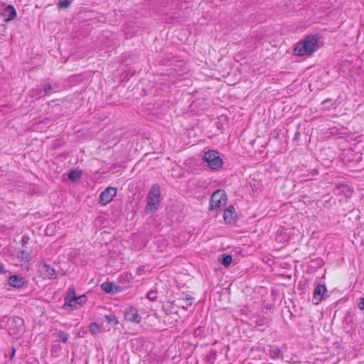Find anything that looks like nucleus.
I'll return each mask as SVG.
<instances>
[{"label":"nucleus","instance_id":"1","mask_svg":"<svg viewBox=\"0 0 364 364\" xmlns=\"http://www.w3.org/2000/svg\"><path fill=\"white\" fill-rule=\"evenodd\" d=\"M318 37L309 35L303 41L299 42L293 50L296 56L310 55L318 48Z\"/></svg>","mask_w":364,"mask_h":364},{"label":"nucleus","instance_id":"2","mask_svg":"<svg viewBox=\"0 0 364 364\" xmlns=\"http://www.w3.org/2000/svg\"><path fill=\"white\" fill-rule=\"evenodd\" d=\"M160 198V188L159 185L154 184L149 192L146 205V212L154 213L159 208Z\"/></svg>","mask_w":364,"mask_h":364},{"label":"nucleus","instance_id":"3","mask_svg":"<svg viewBox=\"0 0 364 364\" xmlns=\"http://www.w3.org/2000/svg\"><path fill=\"white\" fill-rule=\"evenodd\" d=\"M203 161L211 169H217L223 164V160L220 157L218 152L214 150H209L204 153Z\"/></svg>","mask_w":364,"mask_h":364},{"label":"nucleus","instance_id":"4","mask_svg":"<svg viewBox=\"0 0 364 364\" xmlns=\"http://www.w3.org/2000/svg\"><path fill=\"white\" fill-rule=\"evenodd\" d=\"M227 202V196L224 191L218 190L210 197V209L215 210L225 205Z\"/></svg>","mask_w":364,"mask_h":364},{"label":"nucleus","instance_id":"5","mask_svg":"<svg viewBox=\"0 0 364 364\" xmlns=\"http://www.w3.org/2000/svg\"><path fill=\"white\" fill-rule=\"evenodd\" d=\"M65 300V305L77 308V306H81L84 304L86 302L87 299L84 295L76 296L75 291L73 290H70Z\"/></svg>","mask_w":364,"mask_h":364},{"label":"nucleus","instance_id":"6","mask_svg":"<svg viewBox=\"0 0 364 364\" xmlns=\"http://www.w3.org/2000/svg\"><path fill=\"white\" fill-rule=\"evenodd\" d=\"M23 328V321L20 317H13L9 321V331L11 335H18Z\"/></svg>","mask_w":364,"mask_h":364},{"label":"nucleus","instance_id":"7","mask_svg":"<svg viewBox=\"0 0 364 364\" xmlns=\"http://www.w3.org/2000/svg\"><path fill=\"white\" fill-rule=\"evenodd\" d=\"M117 190L114 187H107L101 193L99 198V202L105 205L110 203L113 198L117 195Z\"/></svg>","mask_w":364,"mask_h":364},{"label":"nucleus","instance_id":"8","mask_svg":"<svg viewBox=\"0 0 364 364\" xmlns=\"http://www.w3.org/2000/svg\"><path fill=\"white\" fill-rule=\"evenodd\" d=\"M38 272L43 279H50L56 277V272L53 268L47 264H42L38 266Z\"/></svg>","mask_w":364,"mask_h":364},{"label":"nucleus","instance_id":"9","mask_svg":"<svg viewBox=\"0 0 364 364\" xmlns=\"http://www.w3.org/2000/svg\"><path fill=\"white\" fill-rule=\"evenodd\" d=\"M124 318L127 321L139 323L141 321V317L138 311L134 307H129L124 311Z\"/></svg>","mask_w":364,"mask_h":364},{"label":"nucleus","instance_id":"10","mask_svg":"<svg viewBox=\"0 0 364 364\" xmlns=\"http://www.w3.org/2000/svg\"><path fill=\"white\" fill-rule=\"evenodd\" d=\"M9 284L15 288H21L25 284L24 278L20 274L12 275L9 278Z\"/></svg>","mask_w":364,"mask_h":364},{"label":"nucleus","instance_id":"11","mask_svg":"<svg viewBox=\"0 0 364 364\" xmlns=\"http://www.w3.org/2000/svg\"><path fill=\"white\" fill-rule=\"evenodd\" d=\"M326 291V287L322 284H318L315 287L314 292V300L315 304H318L323 299V295Z\"/></svg>","mask_w":364,"mask_h":364},{"label":"nucleus","instance_id":"12","mask_svg":"<svg viewBox=\"0 0 364 364\" xmlns=\"http://www.w3.org/2000/svg\"><path fill=\"white\" fill-rule=\"evenodd\" d=\"M2 16L5 21H9L14 19L16 16V12L13 6L8 5L2 12Z\"/></svg>","mask_w":364,"mask_h":364},{"label":"nucleus","instance_id":"13","mask_svg":"<svg viewBox=\"0 0 364 364\" xmlns=\"http://www.w3.org/2000/svg\"><path fill=\"white\" fill-rule=\"evenodd\" d=\"M101 289L106 293H117L120 290V287L114 285L112 282L102 283L101 284Z\"/></svg>","mask_w":364,"mask_h":364},{"label":"nucleus","instance_id":"14","mask_svg":"<svg viewBox=\"0 0 364 364\" xmlns=\"http://www.w3.org/2000/svg\"><path fill=\"white\" fill-rule=\"evenodd\" d=\"M194 298L191 296L186 295V297L178 299L177 301L179 306L183 309H187L188 306L192 305Z\"/></svg>","mask_w":364,"mask_h":364},{"label":"nucleus","instance_id":"15","mask_svg":"<svg viewBox=\"0 0 364 364\" xmlns=\"http://www.w3.org/2000/svg\"><path fill=\"white\" fill-rule=\"evenodd\" d=\"M269 354L272 358L274 359L280 358L282 355V352L277 346H269Z\"/></svg>","mask_w":364,"mask_h":364},{"label":"nucleus","instance_id":"16","mask_svg":"<svg viewBox=\"0 0 364 364\" xmlns=\"http://www.w3.org/2000/svg\"><path fill=\"white\" fill-rule=\"evenodd\" d=\"M81 176V171L77 170H73L68 173V178L72 181H75L80 178Z\"/></svg>","mask_w":364,"mask_h":364},{"label":"nucleus","instance_id":"17","mask_svg":"<svg viewBox=\"0 0 364 364\" xmlns=\"http://www.w3.org/2000/svg\"><path fill=\"white\" fill-rule=\"evenodd\" d=\"M220 263L223 264L225 267H228L232 262V256L230 255H224L222 259L220 260Z\"/></svg>","mask_w":364,"mask_h":364},{"label":"nucleus","instance_id":"18","mask_svg":"<svg viewBox=\"0 0 364 364\" xmlns=\"http://www.w3.org/2000/svg\"><path fill=\"white\" fill-rule=\"evenodd\" d=\"M58 336L62 342L65 343L69 338V334L65 331H60L58 333Z\"/></svg>","mask_w":364,"mask_h":364},{"label":"nucleus","instance_id":"19","mask_svg":"<svg viewBox=\"0 0 364 364\" xmlns=\"http://www.w3.org/2000/svg\"><path fill=\"white\" fill-rule=\"evenodd\" d=\"M29 257V252L26 250H21V252L18 255V258L21 261L27 260Z\"/></svg>","mask_w":364,"mask_h":364},{"label":"nucleus","instance_id":"20","mask_svg":"<svg viewBox=\"0 0 364 364\" xmlns=\"http://www.w3.org/2000/svg\"><path fill=\"white\" fill-rule=\"evenodd\" d=\"M90 331L92 334H94V335L97 334V333H99L98 325L96 323H92L90 325Z\"/></svg>","mask_w":364,"mask_h":364},{"label":"nucleus","instance_id":"21","mask_svg":"<svg viewBox=\"0 0 364 364\" xmlns=\"http://www.w3.org/2000/svg\"><path fill=\"white\" fill-rule=\"evenodd\" d=\"M71 1H60L58 7L60 9H67L70 6Z\"/></svg>","mask_w":364,"mask_h":364},{"label":"nucleus","instance_id":"22","mask_svg":"<svg viewBox=\"0 0 364 364\" xmlns=\"http://www.w3.org/2000/svg\"><path fill=\"white\" fill-rule=\"evenodd\" d=\"M106 319L109 323H111L112 325L117 323V321L116 320L115 317H114V316H107Z\"/></svg>","mask_w":364,"mask_h":364},{"label":"nucleus","instance_id":"23","mask_svg":"<svg viewBox=\"0 0 364 364\" xmlns=\"http://www.w3.org/2000/svg\"><path fill=\"white\" fill-rule=\"evenodd\" d=\"M51 89H52V86L50 83L45 84L43 90H44L46 95H48L49 93V92L51 90Z\"/></svg>","mask_w":364,"mask_h":364},{"label":"nucleus","instance_id":"24","mask_svg":"<svg viewBox=\"0 0 364 364\" xmlns=\"http://www.w3.org/2000/svg\"><path fill=\"white\" fill-rule=\"evenodd\" d=\"M358 305L360 310H364V297L360 298Z\"/></svg>","mask_w":364,"mask_h":364},{"label":"nucleus","instance_id":"25","mask_svg":"<svg viewBox=\"0 0 364 364\" xmlns=\"http://www.w3.org/2000/svg\"><path fill=\"white\" fill-rule=\"evenodd\" d=\"M7 272L8 271L6 269L4 264L0 262V274H6Z\"/></svg>","mask_w":364,"mask_h":364},{"label":"nucleus","instance_id":"26","mask_svg":"<svg viewBox=\"0 0 364 364\" xmlns=\"http://www.w3.org/2000/svg\"><path fill=\"white\" fill-rule=\"evenodd\" d=\"M147 297L150 299V300H154L155 299V294L154 292H149L147 294Z\"/></svg>","mask_w":364,"mask_h":364},{"label":"nucleus","instance_id":"27","mask_svg":"<svg viewBox=\"0 0 364 364\" xmlns=\"http://www.w3.org/2000/svg\"><path fill=\"white\" fill-rule=\"evenodd\" d=\"M234 211H235V208H234V207H232V206H230V207H229V208H228V213H233Z\"/></svg>","mask_w":364,"mask_h":364},{"label":"nucleus","instance_id":"28","mask_svg":"<svg viewBox=\"0 0 364 364\" xmlns=\"http://www.w3.org/2000/svg\"><path fill=\"white\" fill-rule=\"evenodd\" d=\"M14 353H15V350H14V348H12V355H11V357H13V356H14Z\"/></svg>","mask_w":364,"mask_h":364},{"label":"nucleus","instance_id":"29","mask_svg":"<svg viewBox=\"0 0 364 364\" xmlns=\"http://www.w3.org/2000/svg\"><path fill=\"white\" fill-rule=\"evenodd\" d=\"M226 217H227V212H225L224 214V218L226 219Z\"/></svg>","mask_w":364,"mask_h":364}]
</instances>
